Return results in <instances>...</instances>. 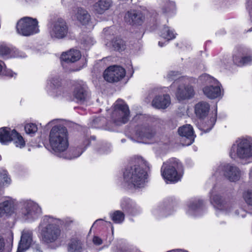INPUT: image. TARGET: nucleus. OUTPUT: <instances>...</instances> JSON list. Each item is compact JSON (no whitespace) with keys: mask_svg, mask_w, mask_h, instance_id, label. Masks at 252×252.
<instances>
[{"mask_svg":"<svg viewBox=\"0 0 252 252\" xmlns=\"http://www.w3.org/2000/svg\"><path fill=\"white\" fill-rule=\"evenodd\" d=\"M149 167L147 162L142 157L135 158L132 163L128 165L123 172L125 187L130 189L142 188L147 182L148 173L147 169Z\"/></svg>","mask_w":252,"mask_h":252,"instance_id":"1","label":"nucleus"},{"mask_svg":"<svg viewBox=\"0 0 252 252\" xmlns=\"http://www.w3.org/2000/svg\"><path fill=\"white\" fill-rule=\"evenodd\" d=\"M49 143L52 152L60 157L62 153L65 151L69 146L68 131L65 126L57 125L53 126L49 134Z\"/></svg>","mask_w":252,"mask_h":252,"instance_id":"2","label":"nucleus"},{"mask_svg":"<svg viewBox=\"0 0 252 252\" xmlns=\"http://www.w3.org/2000/svg\"><path fill=\"white\" fill-rule=\"evenodd\" d=\"M57 221L56 219L49 216H44L41 221L38 228L42 240L45 243H53L59 238L61 230Z\"/></svg>","mask_w":252,"mask_h":252,"instance_id":"3","label":"nucleus"},{"mask_svg":"<svg viewBox=\"0 0 252 252\" xmlns=\"http://www.w3.org/2000/svg\"><path fill=\"white\" fill-rule=\"evenodd\" d=\"M183 170L182 164L175 158L163 163L161 168V175L167 183H176L179 181L183 175Z\"/></svg>","mask_w":252,"mask_h":252,"instance_id":"4","label":"nucleus"},{"mask_svg":"<svg viewBox=\"0 0 252 252\" xmlns=\"http://www.w3.org/2000/svg\"><path fill=\"white\" fill-rule=\"evenodd\" d=\"M230 149L229 155L232 158L236 157L247 159L252 157V140L241 139L236 141Z\"/></svg>","mask_w":252,"mask_h":252,"instance_id":"5","label":"nucleus"},{"mask_svg":"<svg viewBox=\"0 0 252 252\" xmlns=\"http://www.w3.org/2000/svg\"><path fill=\"white\" fill-rule=\"evenodd\" d=\"M156 130L154 126L147 123L137 125L134 129V133L133 135H129L128 137L132 140L141 142L144 140L151 139L155 136Z\"/></svg>","mask_w":252,"mask_h":252,"instance_id":"6","label":"nucleus"},{"mask_svg":"<svg viewBox=\"0 0 252 252\" xmlns=\"http://www.w3.org/2000/svg\"><path fill=\"white\" fill-rule=\"evenodd\" d=\"M17 32L28 36L38 32V21L36 19L25 17L19 20L16 25Z\"/></svg>","mask_w":252,"mask_h":252,"instance_id":"7","label":"nucleus"},{"mask_svg":"<svg viewBox=\"0 0 252 252\" xmlns=\"http://www.w3.org/2000/svg\"><path fill=\"white\" fill-rule=\"evenodd\" d=\"M41 213V209L38 204L29 200L23 203L19 215L24 220H33L37 219Z\"/></svg>","mask_w":252,"mask_h":252,"instance_id":"8","label":"nucleus"},{"mask_svg":"<svg viewBox=\"0 0 252 252\" xmlns=\"http://www.w3.org/2000/svg\"><path fill=\"white\" fill-rule=\"evenodd\" d=\"M130 112L128 106L122 99H118L114 104L111 118L114 122L117 124L121 122L127 123L129 118Z\"/></svg>","mask_w":252,"mask_h":252,"instance_id":"9","label":"nucleus"},{"mask_svg":"<svg viewBox=\"0 0 252 252\" xmlns=\"http://www.w3.org/2000/svg\"><path fill=\"white\" fill-rule=\"evenodd\" d=\"M216 176L223 175L230 182H236L240 178L241 172L236 166L229 164L220 165L216 171Z\"/></svg>","mask_w":252,"mask_h":252,"instance_id":"10","label":"nucleus"},{"mask_svg":"<svg viewBox=\"0 0 252 252\" xmlns=\"http://www.w3.org/2000/svg\"><path fill=\"white\" fill-rule=\"evenodd\" d=\"M125 75V69L118 65L110 66L103 72L104 79L110 83L118 82L122 80Z\"/></svg>","mask_w":252,"mask_h":252,"instance_id":"11","label":"nucleus"},{"mask_svg":"<svg viewBox=\"0 0 252 252\" xmlns=\"http://www.w3.org/2000/svg\"><path fill=\"white\" fill-rule=\"evenodd\" d=\"M68 33V27L65 21L62 18H59L54 22L50 34L52 39H63Z\"/></svg>","mask_w":252,"mask_h":252,"instance_id":"12","label":"nucleus"},{"mask_svg":"<svg viewBox=\"0 0 252 252\" xmlns=\"http://www.w3.org/2000/svg\"><path fill=\"white\" fill-rule=\"evenodd\" d=\"M178 132L181 137L180 141L183 146L190 145L194 142L196 136L190 125H185L180 127Z\"/></svg>","mask_w":252,"mask_h":252,"instance_id":"13","label":"nucleus"},{"mask_svg":"<svg viewBox=\"0 0 252 252\" xmlns=\"http://www.w3.org/2000/svg\"><path fill=\"white\" fill-rule=\"evenodd\" d=\"M73 96L77 103L83 104L89 99L90 94L86 86L78 85L74 89Z\"/></svg>","mask_w":252,"mask_h":252,"instance_id":"14","label":"nucleus"},{"mask_svg":"<svg viewBox=\"0 0 252 252\" xmlns=\"http://www.w3.org/2000/svg\"><path fill=\"white\" fill-rule=\"evenodd\" d=\"M125 21L132 26H140L145 20V16L140 11L131 10L126 14Z\"/></svg>","mask_w":252,"mask_h":252,"instance_id":"15","label":"nucleus"},{"mask_svg":"<svg viewBox=\"0 0 252 252\" xmlns=\"http://www.w3.org/2000/svg\"><path fill=\"white\" fill-rule=\"evenodd\" d=\"M170 103V96L168 94L157 95L151 101L152 106L157 109H165Z\"/></svg>","mask_w":252,"mask_h":252,"instance_id":"16","label":"nucleus"},{"mask_svg":"<svg viewBox=\"0 0 252 252\" xmlns=\"http://www.w3.org/2000/svg\"><path fill=\"white\" fill-rule=\"evenodd\" d=\"M194 94L193 88L189 85L179 86L176 94L177 98L179 100L190 99L193 96Z\"/></svg>","mask_w":252,"mask_h":252,"instance_id":"17","label":"nucleus"},{"mask_svg":"<svg viewBox=\"0 0 252 252\" xmlns=\"http://www.w3.org/2000/svg\"><path fill=\"white\" fill-rule=\"evenodd\" d=\"M81 57L80 51L70 49L69 51L63 53L61 57L62 64L63 66L65 63H73L78 61Z\"/></svg>","mask_w":252,"mask_h":252,"instance_id":"18","label":"nucleus"},{"mask_svg":"<svg viewBox=\"0 0 252 252\" xmlns=\"http://www.w3.org/2000/svg\"><path fill=\"white\" fill-rule=\"evenodd\" d=\"M90 139H86L83 143V145L84 146L83 148L82 146L71 148L68 151V154H66L65 156H62V157L68 159L78 158L83 153L86 148L90 145Z\"/></svg>","mask_w":252,"mask_h":252,"instance_id":"19","label":"nucleus"},{"mask_svg":"<svg viewBox=\"0 0 252 252\" xmlns=\"http://www.w3.org/2000/svg\"><path fill=\"white\" fill-rule=\"evenodd\" d=\"M32 241V232L23 231L17 252H24L28 250L31 245Z\"/></svg>","mask_w":252,"mask_h":252,"instance_id":"20","label":"nucleus"},{"mask_svg":"<svg viewBox=\"0 0 252 252\" xmlns=\"http://www.w3.org/2000/svg\"><path fill=\"white\" fill-rule=\"evenodd\" d=\"M220 84H211L206 85L203 88L204 94L210 99H215L220 96L221 94V90Z\"/></svg>","mask_w":252,"mask_h":252,"instance_id":"21","label":"nucleus"},{"mask_svg":"<svg viewBox=\"0 0 252 252\" xmlns=\"http://www.w3.org/2000/svg\"><path fill=\"white\" fill-rule=\"evenodd\" d=\"M211 203L216 208L226 211L230 210L229 208V204L223 199L221 196L218 194L213 195L212 192H211Z\"/></svg>","mask_w":252,"mask_h":252,"instance_id":"22","label":"nucleus"},{"mask_svg":"<svg viewBox=\"0 0 252 252\" xmlns=\"http://www.w3.org/2000/svg\"><path fill=\"white\" fill-rule=\"evenodd\" d=\"M210 108L209 104L206 102L200 101L197 103L194 107L196 117L199 119H204L208 116Z\"/></svg>","mask_w":252,"mask_h":252,"instance_id":"23","label":"nucleus"},{"mask_svg":"<svg viewBox=\"0 0 252 252\" xmlns=\"http://www.w3.org/2000/svg\"><path fill=\"white\" fill-rule=\"evenodd\" d=\"M14 212V202L12 200H8L0 203V217L4 215H11Z\"/></svg>","mask_w":252,"mask_h":252,"instance_id":"24","label":"nucleus"},{"mask_svg":"<svg viewBox=\"0 0 252 252\" xmlns=\"http://www.w3.org/2000/svg\"><path fill=\"white\" fill-rule=\"evenodd\" d=\"M111 5V0H99L94 4V8L97 13L101 14L108 9Z\"/></svg>","mask_w":252,"mask_h":252,"instance_id":"25","label":"nucleus"},{"mask_svg":"<svg viewBox=\"0 0 252 252\" xmlns=\"http://www.w3.org/2000/svg\"><path fill=\"white\" fill-rule=\"evenodd\" d=\"M204 204L202 200L193 201L189 205V213L191 215H196L203 209Z\"/></svg>","mask_w":252,"mask_h":252,"instance_id":"26","label":"nucleus"},{"mask_svg":"<svg viewBox=\"0 0 252 252\" xmlns=\"http://www.w3.org/2000/svg\"><path fill=\"white\" fill-rule=\"evenodd\" d=\"M12 131L8 127L0 128V142L3 144H7L12 141Z\"/></svg>","mask_w":252,"mask_h":252,"instance_id":"27","label":"nucleus"},{"mask_svg":"<svg viewBox=\"0 0 252 252\" xmlns=\"http://www.w3.org/2000/svg\"><path fill=\"white\" fill-rule=\"evenodd\" d=\"M217 118V109H215V112L214 116L210 118V120L205 122L202 124V127L200 129L204 132H209L215 125Z\"/></svg>","mask_w":252,"mask_h":252,"instance_id":"28","label":"nucleus"},{"mask_svg":"<svg viewBox=\"0 0 252 252\" xmlns=\"http://www.w3.org/2000/svg\"><path fill=\"white\" fill-rule=\"evenodd\" d=\"M76 17L82 25L87 24L90 20V16L87 11L81 7L78 9Z\"/></svg>","mask_w":252,"mask_h":252,"instance_id":"29","label":"nucleus"},{"mask_svg":"<svg viewBox=\"0 0 252 252\" xmlns=\"http://www.w3.org/2000/svg\"><path fill=\"white\" fill-rule=\"evenodd\" d=\"M92 126L94 128H101L107 130H111L112 128L107 126V121L104 117H98L94 119Z\"/></svg>","mask_w":252,"mask_h":252,"instance_id":"30","label":"nucleus"},{"mask_svg":"<svg viewBox=\"0 0 252 252\" xmlns=\"http://www.w3.org/2000/svg\"><path fill=\"white\" fill-rule=\"evenodd\" d=\"M12 141L17 147L22 148L25 146V141L23 137L15 129L12 130Z\"/></svg>","mask_w":252,"mask_h":252,"instance_id":"31","label":"nucleus"},{"mask_svg":"<svg viewBox=\"0 0 252 252\" xmlns=\"http://www.w3.org/2000/svg\"><path fill=\"white\" fill-rule=\"evenodd\" d=\"M81 242L77 239H72L70 243L68 244V250L69 252H81L82 251Z\"/></svg>","mask_w":252,"mask_h":252,"instance_id":"32","label":"nucleus"},{"mask_svg":"<svg viewBox=\"0 0 252 252\" xmlns=\"http://www.w3.org/2000/svg\"><path fill=\"white\" fill-rule=\"evenodd\" d=\"M198 81L202 84H220V82L209 74L204 73L199 77Z\"/></svg>","mask_w":252,"mask_h":252,"instance_id":"33","label":"nucleus"},{"mask_svg":"<svg viewBox=\"0 0 252 252\" xmlns=\"http://www.w3.org/2000/svg\"><path fill=\"white\" fill-rule=\"evenodd\" d=\"M112 46L115 50L121 52L126 49V42L120 38L116 37L112 41Z\"/></svg>","mask_w":252,"mask_h":252,"instance_id":"34","label":"nucleus"},{"mask_svg":"<svg viewBox=\"0 0 252 252\" xmlns=\"http://www.w3.org/2000/svg\"><path fill=\"white\" fill-rule=\"evenodd\" d=\"M113 221L116 223H122L125 219V214L121 211H115L110 214Z\"/></svg>","mask_w":252,"mask_h":252,"instance_id":"35","label":"nucleus"},{"mask_svg":"<svg viewBox=\"0 0 252 252\" xmlns=\"http://www.w3.org/2000/svg\"><path fill=\"white\" fill-rule=\"evenodd\" d=\"M122 207L124 211L132 216L135 215L138 212L137 208L129 202L123 203Z\"/></svg>","mask_w":252,"mask_h":252,"instance_id":"36","label":"nucleus"},{"mask_svg":"<svg viewBox=\"0 0 252 252\" xmlns=\"http://www.w3.org/2000/svg\"><path fill=\"white\" fill-rule=\"evenodd\" d=\"M161 36L164 38L167 39L168 41L175 37V35L173 32L171 31L169 27L166 26H164L162 30Z\"/></svg>","mask_w":252,"mask_h":252,"instance_id":"37","label":"nucleus"},{"mask_svg":"<svg viewBox=\"0 0 252 252\" xmlns=\"http://www.w3.org/2000/svg\"><path fill=\"white\" fill-rule=\"evenodd\" d=\"M25 130L28 134H34L37 130V127L35 124H28L25 126Z\"/></svg>","mask_w":252,"mask_h":252,"instance_id":"38","label":"nucleus"},{"mask_svg":"<svg viewBox=\"0 0 252 252\" xmlns=\"http://www.w3.org/2000/svg\"><path fill=\"white\" fill-rule=\"evenodd\" d=\"M243 198L246 203L252 206V190H248L243 193Z\"/></svg>","mask_w":252,"mask_h":252,"instance_id":"39","label":"nucleus"},{"mask_svg":"<svg viewBox=\"0 0 252 252\" xmlns=\"http://www.w3.org/2000/svg\"><path fill=\"white\" fill-rule=\"evenodd\" d=\"M50 86L54 88H58L61 86V79L58 76L53 77L50 80Z\"/></svg>","mask_w":252,"mask_h":252,"instance_id":"40","label":"nucleus"},{"mask_svg":"<svg viewBox=\"0 0 252 252\" xmlns=\"http://www.w3.org/2000/svg\"><path fill=\"white\" fill-rule=\"evenodd\" d=\"M11 52L10 48L5 45H0V56L5 57L9 55Z\"/></svg>","mask_w":252,"mask_h":252,"instance_id":"41","label":"nucleus"},{"mask_svg":"<svg viewBox=\"0 0 252 252\" xmlns=\"http://www.w3.org/2000/svg\"><path fill=\"white\" fill-rule=\"evenodd\" d=\"M156 92V90L154 89L149 90L144 99V101L147 103H149L151 101V100H153L154 97L157 95Z\"/></svg>","mask_w":252,"mask_h":252,"instance_id":"42","label":"nucleus"},{"mask_svg":"<svg viewBox=\"0 0 252 252\" xmlns=\"http://www.w3.org/2000/svg\"><path fill=\"white\" fill-rule=\"evenodd\" d=\"M145 118L143 115L137 114L132 118L131 122L138 123V125H141L142 124L141 123H145Z\"/></svg>","mask_w":252,"mask_h":252,"instance_id":"43","label":"nucleus"},{"mask_svg":"<svg viewBox=\"0 0 252 252\" xmlns=\"http://www.w3.org/2000/svg\"><path fill=\"white\" fill-rule=\"evenodd\" d=\"M5 241L4 239L0 236V252H10L9 248L5 247Z\"/></svg>","mask_w":252,"mask_h":252,"instance_id":"44","label":"nucleus"},{"mask_svg":"<svg viewBox=\"0 0 252 252\" xmlns=\"http://www.w3.org/2000/svg\"><path fill=\"white\" fill-rule=\"evenodd\" d=\"M180 75L181 73L179 71H171L168 74V78L172 80H175Z\"/></svg>","mask_w":252,"mask_h":252,"instance_id":"45","label":"nucleus"},{"mask_svg":"<svg viewBox=\"0 0 252 252\" xmlns=\"http://www.w3.org/2000/svg\"><path fill=\"white\" fill-rule=\"evenodd\" d=\"M252 61V58L251 56H245L242 57L240 60V65H245L249 63Z\"/></svg>","mask_w":252,"mask_h":252,"instance_id":"46","label":"nucleus"},{"mask_svg":"<svg viewBox=\"0 0 252 252\" xmlns=\"http://www.w3.org/2000/svg\"><path fill=\"white\" fill-rule=\"evenodd\" d=\"M0 177L3 180L4 183L6 184L10 183V179L7 177L6 171L2 170L1 172H0Z\"/></svg>","mask_w":252,"mask_h":252,"instance_id":"47","label":"nucleus"},{"mask_svg":"<svg viewBox=\"0 0 252 252\" xmlns=\"http://www.w3.org/2000/svg\"><path fill=\"white\" fill-rule=\"evenodd\" d=\"M247 8L249 13L250 20L252 22V0H248Z\"/></svg>","mask_w":252,"mask_h":252,"instance_id":"48","label":"nucleus"},{"mask_svg":"<svg viewBox=\"0 0 252 252\" xmlns=\"http://www.w3.org/2000/svg\"><path fill=\"white\" fill-rule=\"evenodd\" d=\"M93 242L94 245L97 246L101 245L103 242L102 240L100 237L97 236H94L93 239Z\"/></svg>","mask_w":252,"mask_h":252,"instance_id":"49","label":"nucleus"},{"mask_svg":"<svg viewBox=\"0 0 252 252\" xmlns=\"http://www.w3.org/2000/svg\"><path fill=\"white\" fill-rule=\"evenodd\" d=\"M82 42L87 45L93 44L92 38L89 36L83 38Z\"/></svg>","mask_w":252,"mask_h":252,"instance_id":"50","label":"nucleus"},{"mask_svg":"<svg viewBox=\"0 0 252 252\" xmlns=\"http://www.w3.org/2000/svg\"><path fill=\"white\" fill-rule=\"evenodd\" d=\"M3 73H4L5 75L8 76L10 77H13L14 74L11 70H8L6 71L4 70L3 71Z\"/></svg>","mask_w":252,"mask_h":252,"instance_id":"51","label":"nucleus"},{"mask_svg":"<svg viewBox=\"0 0 252 252\" xmlns=\"http://www.w3.org/2000/svg\"><path fill=\"white\" fill-rule=\"evenodd\" d=\"M33 249H35L36 251L39 252H42L41 250L40 247L38 244H33L32 245Z\"/></svg>","mask_w":252,"mask_h":252,"instance_id":"52","label":"nucleus"},{"mask_svg":"<svg viewBox=\"0 0 252 252\" xmlns=\"http://www.w3.org/2000/svg\"><path fill=\"white\" fill-rule=\"evenodd\" d=\"M107 150V149H105V150H103V149L102 148H98L97 150V151L99 152V153H101V152H104L105 151H106Z\"/></svg>","mask_w":252,"mask_h":252,"instance_id":"53","label":"nucleus"},{"mask_svg":"<svg viewBox=\"0 0 252 252\" xmlns=\"http://www.w3.org/2000/svg\"><path fill=\"white\" fill-rule=\"evenodd\" d=\"M104 220L103 219H98L94 223L93 225H94L95 223H96L98 221H103Z\"/></svg>","mask_w":252,"mask_h":252,"instance_id":"54","label":"nucleus"},{"mask_svg":"<svg viewBox=\"0 0 252 252\" xmlns=\"http://www.w3.org/2000/svg\"><path fill=\"white\" fill-rule=\"evenodd\" d=\"M90 139H91V140H95V139H96V137H95V136H91V137H90Z\"/></svg>","mask_w":252,"mask_h":252,"instance_id":"55","label":"nucleus"},{"mask_svg":"<svg viewBox=\"0 0 252 252\" xmlns=\"http://www.w3.org/2000/svg\"><path fill=\"white\" fill-rule=\"evenodd\" d=\"M158 45H159L160 46L162 47V46H163V43L162 42H160V41H159V42H158Z\"/></svg>","mask_w":252,"mask_h":252,"instance_id":"56","label":"nucleus"},{"mask_svg":"<svg viewBox=\"0 0 252 252\" xmlns=\"http://www.w3.org/2000/svg\"><path fill=\"white\" fill-rule=\"evenodd\" d=\"M2 69H3L2 66L1 64L0 63V72L1 71H2Z\"/></svg>","mask_w":252,"mask_h":252,"instance_id":"57","label":"nucleus"},{"mask_svg":"<svg viewBox=\"0 0 252 252\" xmlns=\"http://www.w3.org/2000/svg\"><path fill=\"white\" fill-rule=\"evenodd\" d=\"M235 213L236 215H239L238 210H236Z\"/></svg>","mask_w":252,"mask_h":252,"instance_id":"58","label":"nucleus"},{"mask_svg":"<svg viewBox=\"0 0 252 252\" xmlns=\"http://www.w3.org/2000/svg\"><path fill=\"white\" fill-rule=\"evenodd\" d=\"M131 67V69H132V73H131V75L133 74V73L134 72V70H133V67L131 65H130Z\"/></svg>","mask_w":252,"mask_h":252,"instance_id":"59","label":"nucleus"},{"mask_svg":"<svg viewBox=\"0 0 252 252\" xmlns=\"http://www.w3.org/2000/svg\"><path fill=\"white\" fill-rule=\"evenodd\" d=\"M80 70V68H78V69H75V70H73V71H77V70Z\"/></svg>","mask_w":252,"mask_h":252,"instance_id":"60","label":"nucleus"},{"mask_svg":"<svg viewBox=\"0 0 252 252\" xmlns=\"http://www.w3.org/2000/svg\"><path fill=\"white\" fill-rule=\"evenodd\" d=\"M125 139H122V142H125Z\"/></svg>","mask_w":252,"mask_h":252,"instance_id":"61","label":"nucleus"},{"mask_svg":"<svg viewBox=\"0 0 252 252\" xmlns=\"http://www.w3.org/2000/svg\"><path fill=\"white\" fill-rule=\"evenodd\" d=\"M0 62H1V63H3V62L2 61H0Z\"/></svg>","mask_w":252,"mask_h":252,"instance_id":"62","label":"nucleus"},{"mask_svg":"<svg viewBox=\"0 0 252 252\" xmlns=\"http://www.w3.org/2000/svg\"><path fill=\"white\" fill-rule=\"evenodd\" d=\"M252 31V29H250L248 31Z\"/></svg>","mask_w":252,"mask_h":252,"instance_id":"63","label":"nucleus"}]
</instances>
